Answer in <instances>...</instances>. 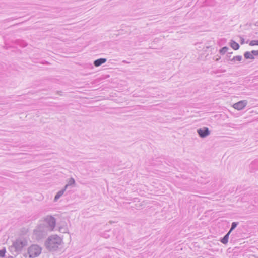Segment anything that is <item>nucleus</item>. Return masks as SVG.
I'll return each instance as SVG.
<instances>
[{"mask_svg": "<svg viewBox=\"0 0 258 258\" xmlns=\"http://www.w3.org/2000/svg\"><path fill=\"white\" fill-rule=\"evenodd\" d=\"M6 249L4 248L3 249L0 250V257H4L5 256Z\"/></svg>", "mask_w": 258, "mask_h": 258, "instance_id": "nucleus-18", "label": "nucleus"}, {"mask_svg": "<svg viewBox=\"0 0 258 258\" xmlns=\"http://www.w3.org/2000/svg\"><path fill=\"white\" fill-rule=\"evenodd\" d=\"M240 40H241V44H243L244 43V39L242 37H240Z\"/></svg>", "mask_w": 258, "mask_h": 258, "instance_id": "nucleus-23", "label": "nucleus"}, {"mask_svg": "<svg viewBox=\"0 0 258 258\" xmlns=\"http://www.w3.org/2000/svg\"><path fill=\"white\" fill-rule=\"evenodd\" d=\"M66 190V189L64 187L62 189L59 191L55 195L54 201H57L62 196Z\"/></svg>", "mask_w": 258, "mask_h": 258, "instance_id": "nucleus-9", "label": "nucleus"}, {"mask_svg": "<svg viewBox=\"0 0 258 258\" xmlns=\"http://www.w3.org/2000/svg\"><path fill=\"white\" fill-rule=\"evenodd\" d=\"M62 239L57 235L49 236L45 242L46 248L50 251H56L61 245Z\"/></svg>", "mask_w": 258, "mask_h": 258, "instance_id": "nucleus-2", "label": "nucleus"}, {"mask_svg": "<svg viewBox=\"0 0 258 258\" xmlns=\"http://www.w3.org/2000/svg\"><path fill=\"white\" fill-rule=\"evenodd\" d=\"M106 61H107L106 58H99V59H97L94 60V61L93 62V64L95 67H99V66L102 65V64L104 63L105 62H106Z\"/></svg>", "mask_w": 258, "mask_h": 258, "instance_id": "nucleus-8", "label": "nucleus"}, {"mask_svg": "<svg viewBox=\"0 0 258 258\" xmlns=\"http://www.w3.org/2000/svg\"><path fill=\"white\" fill-rule=\"evenodd\" d=\"M244 57L246 59H254V57L253 56V55H252V53H251V52H249V51H246L244 53Z\"/></svg>", "mask_w": 258, "mask_h": 258, "instance_id": "nucleus-13", "label": "nucleus"}, {"mask_svg": "<svg viewBox=\"0 0 258 258\" xmlns=\"http://www.w3.org/2000/svg\"><path fill=\"white\" fill-rule=\"evenodd\" d=\"M258 165V160L254 161L251 164V166H256Z\"/></svg>", "mask_w": 258, "mask_h": 258, "instance_id": "nucleus-21", "label": "nucleus"}, {"mask_svg": "<svg viewBox=\"0 0 258 258\" xmlns=\"http://www.w3.org/2000/svg\"><path fill=\"white\" fill-rule=\"evenodd\" d=\"M197 133L201 138H204L210 135V131L208 127H205L202 128L198 129Z\"/></svg>", "mask_w": 258, "mask_h": 258, "instance_id": "nucleus-6", "label": "nucleus"}, {"mask_svg": "<svg viewBox=\"0 0 258 258\" xmlns=\"http://www.w3.org/2000/svg\"><path fill=\"white\" fill-rule=\"evenodd\" d=\"M41 247L37 244L31 245L27 250L29 257L35 258L38 256L41 252Z\"/></svg>", "mask_w": 258, "mask_h": 258, "instance_id": "nucleus-4", "label": "nucleus"}, {"mask_svg": "<svg viewBox=\"0 0 258 258\" xmlns=\"http://www.w3.org/2000/svg\"><path fill=\"white\" fill-rule=\"evenodd\" d=\"M48 231L49 230L47 225L41 223L36 227L33 232L36 238L39 240L44 237L47 235Z\"/></svg>", "mask_w": 258, "mask_h": 258, "instance_id": "nucleus-3", "label": "nucleus"}, {"mask_svg": "<svg viewBox=\"0 0 258 258\" xmlns=\"http://www.w3.org/2000/svg\"><path fill=\"white\" fill-rule=\"evenodd\" d=\"M252 55L253 56H258V51L257 50H252L251 51Z\"/></svg>", "mask_w": 258, "mask_h": 258, "instance_id": "nucleus-20", "label": "nucleus"}, {"mask_svg": "<svg viewBox=\"0 0 258 258\" xmlns=\"http://www.w3.org/2000/svg\"><path fill=\"white\" fill-rule=\"evenodd\" d=\"M232 52H228V54H227V57L228 58V60H229V59H231V58H230V57H231V55H231V54H232Z\"/></svg>", "mask_w": 258, "mask_h": 258, "instance_id": "nucleus-22", "label": "nucleus"}, {"mask_svg": "<svg viewBox=\"0 0 258 258\" xmlns=\"http://www.w3.org/2000/svg\"><path fill=\"white\" fill-rule=\"evenodd\" d=\"M42 224L47 225L49 231H52L53 230L56 225L55 219L51 216H47L45 218L44 222Z\"/></svg>", "mask_w": 258, "mask_h": 258, "instance_id": "nucleus-5", "label": "nucleus"}, {"mask_svg": "<svg viewBox=\"0 0 258 258\" xmlns=\"http://www.w3.org/2000/svg\"><path fill=\"white\" fill-rule=\"evenodd\" d=\"M75 184V181L73 178H70L68 183L65 185L64 188L67 189L69 186H73Z\"/></svg>", "mask_w": 258, "mask_h": 258, "instance_id": "nucleus-14", "label": "nucleus"}, {"mask_svg": "<svg viewBox=\"0 0 258 258\" xmlns=\"http://www.w3.org/2000/svg\"><path fill=\"white\" fill-rule=\"evenodd\" d=\"M28 245L27 240L24 237H20L13 242V245L9 247V250L16 255L20 252Z\"/></svg>", "mask_w": 258, "mask_h": 258, "instance_id": "nucleus-1", "label": "nucleus"}, {"mask_svg": "<svg viewBox=\"0 0 258 258\" xmlns=\"http://www.w3.org/2000/svg\"><path fill=\"white\" fill-rule=\"evenodd\" d=\"M238 223H239L237 222H233L231 224V227L229 232L231 233L234 229H235L237 226L238 225Z\"/></svg>", "mask_w": 258, "mask_h": 258, "instance_id": "nucleus-16", "label": "nucleus"}, {"mask_svg": "<svg viewBox=\"0 0 258 258\" xmlns=\"http://www.w3.org/2000/svg\"><path fill=\"white\" fill-rule=\"evenodd\" d=\"M229 49V48L227 46H224L223 47V48H222L220 51H219V52L222 55H224V54H225L227 51Z\"/></svg>", "mask_w": 258, "mask_h": 258, "instance_id": "nucleus-17", "label": "nucleus"}, {"mask_svg": "<svg viewBox=\"0 0 258 258\" xmlns=\"http://www.w3.org/2000/svg\"><path fill=\"white\" fill-rule=\"evenodd\" d=\"M230 233H231L228 231V232L221 239L220 242L224 244H227L228 242V239Z\"/></svg>", "mask_w": 258, "mask_h": 258, "instance_id": "nucleus-10", "label": "nucleus"}, {"mask_svg": "<svg viewBox=\"0 0 258 258\" xmlns=\"http://www.w3.org/2000/svg\"><path fill=\"white\" fill-rule=\"evenodd\" d=\"M226 72L225 70H221L220 71V72Z\"/></svg>", "mask_w": 258, "mask_h": 258, "instance_id": "nucleus-24", "label": "nucleus"}, {"mask_svg": "<svg viewBox=\"0 0 258 258\" xmlns=\"http://www.w3.org/2000/svg\"><path fill=\"white\" fill-rule=\"evenodd\" d=\"M247 104V100H242L234 104L233 107L237 110H240L243 109L246 106Z\"/></svg>", "mask_w": 258, "mask_h": 258, "instance_id": "nucleus-7", "label": "nucleus"}, {"mask_svg": "<svg viewBox=\"0 0 258 258\" xmlns=\"http://www.w3.org/2000/svg\"><path fill=\"white\" fill-rule=\"evenodd\" d=\"M15 43L23 48L26 47L27 45V43L23 40H17L15 41Z\"/></svg>", "mask_w": 258, "mask_h": 258, "instance_id": "nucleus-11", "label": "nucleus"}, {"mask_svg": "<svg viewBox=\"0 0 258 258\" xmlns=\"http://www.w3.org/2000/svg\"><path fill=\"white\" fill-rule=\"evenodd\" d=\"M242 57L241 55H237L236 56L233 57L231 59H229V60L231 61H240L242 60Z\"/></svg>", "mask_w": 258, "mask_h": 258, "instance_id": "nucleus-15", "label": "nucleus"}, {"mask_svg": "<svg viewBox=\"0 0 258 258\" xmlns=\"http://www.w3.org/2000/svg\"><path fill=\"white\" fill-rule=\"evenodd\" d=\"M230 46L235 50H237L239 48V45L238 43L234 41V40H231Z\"/></svg>", "mask_w": 258, "mask_h": 258, "instance_id": "nucleus-12", "label": "nucleus"}, {"mask_svg": "<svg viewBox=\"0 0 258 258\" xmlns=\"http://www.w3.org/2000/svg\"><path fill=\"white\" fill-rule=\"evenodd\" d=\"M249 45H258V40H252L249 42Z\"/></svg>", "mask_w": 258, "mask_h": 258, "instance_id": "nucleus-19", "label": "nucleus"}, {"mask_svg": "<svg viewBox=\"0 0 258 258\" xmlns=\"http://www.w3.org/2000/svg\"><path fill=\"white\" fill-rule=\"evenodd\" d=\"M255 25L258 26V21L255 23Z\"/></svg>", "mask_w": 258, "mask_h": 258, "instance_id": "nucleus-25", "label": "nucleus"}]
</instances>
